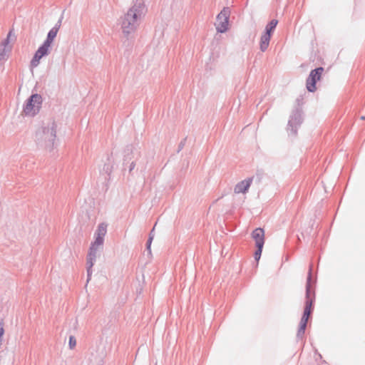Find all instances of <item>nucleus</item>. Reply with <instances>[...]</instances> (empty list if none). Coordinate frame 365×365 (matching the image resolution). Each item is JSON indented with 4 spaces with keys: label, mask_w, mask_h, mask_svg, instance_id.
I'll use <instances>...</instances> for the list:
<instances>
[{
    "label": "nucleus",
    "mask_w": 365,
    "mask_h": 365,
    "mask_svg": "<svg viewBox=\"0 0 365 365\" xmlns=\"http://www.w3.org/2000/svg\"><path fill=\"white\" fill-rule=\"evenodd\" d=\"M146 9L143 0H135L123 16L119 19L123 38H125L123 43H127V46H130L134 38V34L140 24V21L144 16Z\"/></svg>",
    "instance_id": "obj_1"
},
{
    "label": "nucleus",
    "mask_w": 365,
    "mask_h": 365,
    "mask_svg": "<svg viewBox=\"0 0 365 365\" xmlns=\"http://www.w3.org/2000/svg\"><path fill=\"white\" fill-rule=\"evenodd\" d=\"M317 279L312 280V264L309 266L305 289V302L304 312L299 322V329L297 333V340H302L305 334L309 318L314 310V303L316 299L314 284Z\"/></svg>",
    "instance_id": "obj_2"
},
{
    "label": "nucleus",
    "mask_w": 365,
    "mask_h": 365,
    "mask_svg": "<svg viewBox=\"0 0 365 365\" xmlns=\"http://www.w3.org/2000/svg\"><path fill=\"white\" fill-rule=\"evenodd\" d=\"M56 128L57 125L54 120L43 123L36 132L35 138L37 145L51 151L56 145Z\"/></svg>",
    "instance_id": "obj_3"
},
{
    "label": "nucleus",
    "mask_w": 365,
    "mask_h": 365,
    "mask_svg": "<svg viewBox=\"0 0 365 365\" xmlns=\"http://www.w3.org/2000/svg\"><path fill=\"white\" fill-rule=\"evenodd\" d=\"M304 94L300 95L295 101L287 125V132L289 136L296 137L298 130L304 121V111L302 106L304 104Z\"/></svg>",
    "instance_id": "obj_4"
},
{
    "label": "nucleus",
    "mask_w": 365,
    "mask_h": 365,
    "mask_svg": "<svg viewBox=\"0 0 365 365\" xmlns=\"http://www.w3.org/2000/svg\"><path fill=\"white\" fill-rule=\"evenodd\" d=\"M42 102L41 96L38 93H33L24 104V113L26 116H35L39 113Z\"/></svg>",
    "instance_id": "obj_5"
},
{
    "label": "nucleus",
    "mask_w": 365,
    "mask_h": 365,
    "mask_svg": "<svg viewBox=\"0 0 365 365\" xmlns=\"http://www.w3.org/2000/svg\"><path fill=\"white\" fill-rule=\"evenodd\" d=\"M140 155V153L138 149L133 145H128L124 150V158L123 164L130 163L129 172L130 173L135 166V160H137Z\"/></svg>",
    "instance_id": "obj_6"
},
{
    "label": "nucleus",
    "mask_w": 365,
    "mask_h": 365,
    "mask_svg": "<svg viewBox=\"0 0 365 365\" xmlns=\"http://www.w3.org/2000/svg\"><path fill=\"white\" fill-rule=\"evenodd\" d=\"M323 71L322 67H317L311 71L307 79L306 88L307 91H316L317 83L320 79Z\"/></svg>",
    "instance_id": "obj_7"
},
{
    "label": "nucleus",
    "mask_w": 365,
    "mask_h": 365,
    "mask_svg": "<svg viewBox=\"0 0 365 365\" xmlns=\"http://www.w3.org/2000/svg\"><path fill=\"white\" fill-rule=\"evenodd\" d=\"M230 9L229 7H224L217 14V20L219 21V26L217 27L218 33H225L228 30Z\"/></svg>",
    "instance_id": "obj_8"
},
{
    "label": "nucleus",
    "mask_w": 365,
    "mask_h": 365,
    "mask_svg": "<svg viewBox=\"0 0 365 365\" xmlns=\"http://www.w3.org/2000/svg\"><path fill=\"white\" fill-rule=\"evenodd\" d=\"M51 49V45L43 41L34 53L31 61V66L36 67L39 64L40 60L50 53Z\"/></svg>",
    "instance_id": "obj_9"
},
{
    "label": "nucleus",
    "mask_w": 365,
    "mask_h": 365,
    "mask_svg": "<svg viewBox=\"0 0 365 365\" xmlns=\"http://www.w3.org/2000/svg\"><path fill=\"white\" fill-rule=\"evenodd\" d=\"M101 245L95 244V241L91 243V247L89 248V252L87 255V282L91 279V274H92V267L96 259V254H97V247Z\"/></svg>",
    "instance_id": "obj_10"
},
{
    "label": "nucleus",
    "mask_w": 365,
    "mask_h": 365,
    "mask_svg": "<svg viewBox=\"0 0 365 365\" xmlns=\"http://www.w3.org/2000/svg\"><path fill=\"white\" fill-rule=\"evenodd\" d=\"M254 180V178H247L245 179L244 180H242L237 183V185L235 186L234 192L235 193L239 194V193H246L248 192V190Z\"/></svg>",
    "instance_id": "obj_11"
},
{
    "label": "nucleus",
    "mask_w": 365,
    "mask_h": 365,
    "mask_svg": "<svg viewBox=\"0 0 365 365\" xmlns=\"http://www.w3.org/2000/svg\"><path fill=\"white\" fill-rule=\"evenodd\" d=\"M107 224L102 222L98 226L95 232V244L103 245L104 242V237L107 232Z\"/></svg>",
    "instance_id": "obj_12"
},
{
    "label": "nucleus",
    "mask_w": 365,
    "mask_h": 365,
    "mask_svg": "<svg viewBox=\"0 0 365 365\" xmlns=\"http://www.w3.org/2000/svg\"><path fill=\"white\" fill-rule=\"evenodd\" d=\"M252 237L255 241V246H264V231L261 227L255 229L252 232Z\"/></svg>",
    "instance_id": "obj_13"
},
{
    "label": "nucleus",
    "mask_w": 365,
    "mask_h": 365,
    "mask_svg": "<svg viewBox=\"0 0 365 365\" xmlns=\"http://www.w3.org/2000/svg\"><path fill=\"white\" fill-rule=\"evenodd\" d=\"M271 37L272 36L270 34H266L264 32L262 33L259 41V49L262 52L267 51L269 45Z\"/></svg>",
    "instance_id": "obj_14"
},
{
    "label": "nucleus",
    "mask_w": 365,
    "mask_h": 365,
    "mask_svg": "<svg viewBox=\"0 0 365 365\" xmlns=\"http://www.w3.org/2000/svg\"><path fill=\"white\" fill-rule=\"evenodd\" d=\"M278 24L277 19L271 20L265 26L264 32L268 34L272 35Z\"/></svg>",
    "instance_id": "obj_15"
},
{
    "label": "nucleus",
    "mask_w": 365,
    "mask_h": 365,
    "mask_svg": "<svg viewBox=\"0 0 365 365\" xmlns=\"http://www.w3.org/2000/svg\"><path fill=\"white\" fill-rule=\"evenodd\" d=\"M58 32L57 27H53L47 34L46 38L44 41L51 45L52 42L56 37Z\"/></svg>",
    "instance_id": "obj_16"
},
{
    "label": "nucleus",
    "mask_w": 365,
    "mask_h": 365,
    "mask_svg": "<svg viewBox=\"0 0 365 365\" xmlns=\"http://www.w3.org/2000/svg\"><path fill=\"white\" fill-rule=\"evenodd\" d=\"M108 163H106L103 168V172L107 174L108 176L110 175L113 170V165L110 162V157H108Z\"/></svg>",
    "instance_id": "obj_17"
},
{
    "label": "nucleus",
    "mask_w": 365,
    "mask_h": 365,
    "mask_svg": "<svg viewBox=\"0 0 365 365\" xmlns=\"http://www.w3.org/2000/svg\"><path fill=\"white\" fill-rule=\"evenodd\" d=\"M263 247L264 246H256L257 249L254 253V258H255V261L257 262V263H258V262L261 257Z\"/></svg>",
    "instance_id": "obj_18"
},
{
    "label": "nucleus",
    "mask_w": 365,
    "mask_h": 365,
    "mask_svg": "<svg viewBox=\"0 0 365 365\" xmlns=\"http://www.w3.org/2000/svg\"><path fill=\"white\" fill-rule=\"evenodd\" d=\"M76 345V339L74 336H69L68 346L71 349H73Z\"/></svg>",
    "instance_id": "obj_19"
},
{
    "label": "nucleus",
    "mask_w": 365,
    "mask_h": 365,
    "mask_svg": "<svg viewBox=\"0 0 365 365\" xmlns=\"http://www.w3.org/2000/svg\"><path fill=\"white\" fill-rule=\"evenodd\" d=\"M186 140H187V138H185L184 139H182L181 140V142L179 143L178 145V153H179L181 150L183 149L185 145V143H186Z\"/></svg>",
    "instance_id": "obj_20"
},
{
    "label": "nucleus",
    "mask_w": 365,
    "mask_h": 365,
    "mask_svg": "<svg viewBox=\"0 0 365 365\" xmlns=\"http://www.w3.org/2000/svg\"><path fill=\"white\" fill-rule=\"evenodd\" d=\"M4 334V329L3 327L2 324L1 323V327H0V346H2V341H3V336Z\"/></svg>",
    "instance_id": "obj_21"
},
{
    "label": "nucleus",
    "mask_w": 365,
    "mask_h": 365,
    "mask_svg": "<svg viewBox=\"0 0 365 365\" xmlns=\"http://www.w3.org/2000/svg\"><path fill=\"white\" fill-rule=\"evenodd\" d=\"M6 59V51H5V48H3L0 51V61H5Z\"/></svg>",
    "instance_id": "obj_22"
},
{
    "label": "nucleus",
    "mask_w": 365,
    "mask_h": 365,
    "mask_svg": "<svg viewBox=\"0 0 365 365\" xmlns=\"http://www.w3.org/2000/svg\"><path fill=\"white\" fill-rule=\"evenodd\" d=\"M63 18V16H61L59 18L58 21L56 22V24H55V26H53V27H57L58 31L59 30V29H60V27H61V23H62Z\"/></svg>",
    "instance_id": "obj_23"
},
{
    "label": "nucleus",
    "mask_w": 365,
    "mask_h": 365,
    "mask_svg": "<svg viewBox=\"0 0 365 365\" xmlns=\"http://www.w3.org/2000/svg\"><path fill=\"white\" fill-rule=\"evenodd\" d=\"M252 178H254V180H255L256 182L259 183L261 182V180H262V174L257 173L256 174V175L253 176Z\"/></svg>",
    "instance_id": "obj_24"
},
{
    "label": "nucleus",
    "mask_w": 365,
    "mask_h": 365,
    "mask_svg": "<svg viewBox=\"0 0 365 365\" xmlns=\"http://www.w3.org/2000/svg\"><path fill=\"white\" fill-rule=\"evenodd\" d=\"M151 245L146 244V250L148 251V254L151 255Z\"/></svg>",
    "instance_id": "obj_25"
},
{
    "label": "nucleus",
    "mask_w": 365,
    "mask_h": 365,
    "mask_svg": "<svg viewBox=\"0 0 365 365\" xmlns=\"http://www.w3.org/2000/svg\"><path fill=\"white\" fill-rule=\"evenodd\" d=\"M9 43V39L8 38H5L2 43H1V45L4 46H6L8 43Z\"/></svg>",
    "instance_id": "obj_26"
},
{
    "label": "nucleus",
    "mask_w": 365,
    "mask_h": 365,
    "mask_svg": "<svg viewBox=\"0 0 365 365\" xmlns=\"http://www.w3.org/2000/svg\"><path fill=\"white\" fill-rule=\"evenodd\" d=\"M155 227V225L153 227V228L151 230V231L150 232V234H149V237H152V239L154 238Z\"/></svg>",
    "instance_id": "obj_27"
},
{
    "label": "nucleus",
    "mask_w": 365,
    "mask_h": 365,
    "mask_svg": "<svg viewBox=\"0 0 365 365\" xmlns=\"http://www.w3.org/2000/svg\"><path fill=\"white\" fill-rule=\"evenodd\" d=\"M153 239H152V237H148V240H147L146 244H147V245H151L152 242H153Z\"/></svg>",
    "instance_id": "obj_28"
},
{
    "label": "nucleus",
    "mask_w": 365,
    "mask_h": 365,
    "mask_svg": "<svg viewBox=\"0 0 365 365\" xmlns=\"http://www.w3.org/2000/svg\"><path fill=\"white\" fill-rule=\"evenodd\" d=\"M12 32H13V31H12V30H10V31H9V33H8V34H7V36H6V38L10 39V37H11V34H12Z\"/></svg>",
    "instance_id": "obj_29"
},
{
    "label": "nucleus",
    "mask_w": 365,
    "mask_h": 365,
    "mask_svg": "<svg viewBox=\"0 0 365 365\" xmlns=\"http://www.w3.org/2000/svg\"><path fill=\"white\" fill-rule=\"evenodd\" d=\"M361 120H364V119H365V116H361Z\"/></svg>",
    "instance_id": "obj_30"
}]
</instances>
